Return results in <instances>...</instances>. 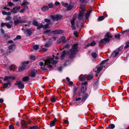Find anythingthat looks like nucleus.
Returning <instances> with one entry per match:
<instances>
[{
    "mask_svg": "<svg viewBox=\"0 0 129 129\" xmlns=\"http://www.w3.org/2000/svg\"><path fill=\"white\" fill-rule=\"evenodd\" d=\"M103 68V66L101 65L100 67H97L95 68L94 71L96 73L98 74L101 71Z\"/></svg>",
    "mask_w": 129,
    "mask_h": 129,
    "instance_id": "obj_12",
    "label": "nucleus"
},
{
    "mask_svg": "<svg viewBox=\"0 0 129 129\" xmlns=\"http://www.w3.org/2000/svg\"><path fill=\"white\" fill-rule=\"evenodd\" d=\"M60 4V3L58 2H56L54 4L55 5V6H57V5H59Z\"/></svg>",
    "mask_w": 129,
    "mask_h": 129,
    "instance_id": "obj_53",
    "label": "nucleus"
},
{
    "mask_svg": "<svg viewBox=\"0 0 129 129\" xmlns=\"http://www.w3.org/2000/svg\"><path fill=\"white\" fill-rule=\"evenodd\" d=\"M15 79V78L13 76H6L3 79L4 81H9L10 80H14Z\"/></svg>",
    "mask_w": 129,
    "mask_h": 129,
    "instance_id": "obj_15",
    "label": "nucleus"
},
{
    "mask_svg": "<svg viewBox=\"0 0 129 129\" xmlns=\"http://www.w3.org/2000/svg\"><path fill=\"white\" fill-rule=\"evenodd\" d=\"M8 5L10 6H14V4L12 2H10L8 3Z\"/></svg>",
    "mask_w": 129,
    "mask_h": 129,
    "instance_id": "obj_48",
    "label": "nucleus"
},
{
    "mask_svg": "<svg viewBox=\"0 0 129 129\" xmlns=\"http://www.w3.org/2000/svg\"><path fill=\"white\" fill-rule=\"evenodd\" d=\"M37 71V70L36 69H34L32 70L30 74L29 75V76L31 77H34L36 75Z\"/></svg>",
    "mask_w": 129,
    "mask_h": 129,
    "instance_id": "obj_13",
    "label": "nucleus"
},
{
    "mask_svg": "<svg viewBox=\"0 0 129 129\" xmlns=\"http://www.w3.org/2000/svg\"><path fill=\"white\" fill-rule=\"evenodd\" d=\"M39 64L41 66H43L44 65H45V64H44V63L42 62H40Z\"/></svg>",
    "mask_w": 129,
    "mask_h": 129,
    "instance_id": "obj_52",
    "label": "nucleus"
},
{
    "mask_svg": "<svg viewBox=\"0 0 129 129\" xmlns=\"http://www.w3.org/2000/svg\"><path fill=\"white\" fill-rule=\"evenodd\" d=\"M126 33L128 34L129 33V29L126 30L124 31H122V33L123 34H124L125 33Z\"/></svg>",
    "mask_w": 129,
    "mask_h": 129,
    "instance_id": "obj_45",
    "label": "nucleus"
},
{
    "mask_svg": "<svg viewBox=\"0 0 129 129\" xmlns=\"http://www.w3.org/2000/svg\"><path fill=\"white\" fill-rule=\"evenodd\" d=\"M120 36L119 34H116L115 35V37L116 38H118L120 37Z\"/></svg>",
    "mask_w": 129,
    "mask_h": 129,
    "instance_id": "obj_51",
    "label": "nucleus"
},
{
    "mask_svg": "<svg viewBox=\"0 0 129 129\" xmlns=\"http://www.w3.org/2000/svg\"><path fill=\"white\" fill-rule=\"evenodd\" d=\"M88 76H87L86 75H84L82 77H79V79L80 81H82L84 80L85 79L87 78Z\"/></svg>",
    "mask_w": 129,
    "mask_h": 129,
    "instance_id": "obj_22",
    "label": "nucleus"
},
{
    "mask_svg": "<svg viewBox=\"0 0 129 129\" xmlns=\"http://www.w3.org/2000/svg\"><path fill=\"white\" fill-rule=\"evenodd\" d=\"M33 48L35 50H37L39 48V45H35L33 46Z\"/></svg>",
    "mask_w": 129,
    "mask_h": 129,
    "instance_id": "obj_26",
    "label": "nucleus"
},
{
    "mask_svg": "<svg viewBox=\"0 0 129 129\" xmlns=\"http://www.w3.org/2000/svg\"><path fill=\"white\" fill-rule=\"evenodd\" d=\"M64 123L66 124H69V122L68 120H64Z\"/></svg>",
    "mask_w": 129,
    "mask_h": 129,
    "instance_id": "obj_57",
    "label": "nucleus"
},
{
    "mask_svg": "<svg viewBox=\"0 0 129 129\" xmlns=\"http://www.w3.org/2000/svg\"><path fill=\"white\" fill-rule=\"evenodd\" d=\"M5 25L8 28H11L12 26V23L11 21L8 23H1V27H3Z\"/></svg>",
    "mask_w": 129,
    "mask_h": 129,
    "instance_id": "obj_7",
    "label": "nucleus"
},
{
    "mask_svg": "<svg viewBox=\"0 0 129 129\" xmlns=\"http://www.w3.org/2000/svg\"><path fill=\"white\" fill-rule=\"evenodd\" d=\"M51 18L54 20H56V21L62 18L61 15H54L51 16Z\"/></svg>",
    "mask_w": 129,
    "mask_h": 129,
    "instance_id": "obj_9",
    "label": "nucleus"
},
{
    "mask_svg": "<svg viewBox=\"0 0 129 129\" xmlns=\"http://www.w3.org/2000/svg\"><path fill=\"white\" fill-rule=\"evenodd\" d=\"M93 77V76L92 75H90L89 77L87 79L88 80H89L90 79H91Z\"/></svg>",
    "mask_w": 129,
    "mask_h": 129,
    "instance_id": "obj_60",
    "label": "nucleus"
},
{
    "mask_svg": "<svg viewBox=\"0 0 129 129\" xmlns=\"http://www.w3.org/2000/svg\"><path fill=\"white\" fill-rule=\"evenodd\" d=\"M51 31V30L50 29L46 30L44 32V34H46L47 33H50Z\"/></svg>",
    "mask_w": 129,
    "mask_h": 129,
    "instance_id": "obj_44",
    "label": "nucleus"
},
{
    "mask_svg": "<svg viewBox=\"0 0 129 129\" xmlns=\"http://www.w3.org/2000/svg\"><path fill=\"white\" fill-rule=\"evenodd\" d=\"M88 95L87 93H84L82 95V101L85 100L87 99Z\"/></svg>",
    "mask_w": 129,
    "mask_h": 129,
    "instance_id": "obj_20",
    "label": "nucleus"
},
{
    "mask_svg": "<svg viewBox=\"0 0 129 129\" xmlns=\"http://www.w3.org/2000/svg\"><path fill=\"white\" fill-rule=\"evenodd\" d=\"M28 2L27 1H23V2L22 4H21V6H24L25 5H26L27 4Z\"/></svg>",
    "mask_w": 129,
    "mask_h": 129,
    "instance_id": "obj_36",
    "label": "nucleus"
},
{
    "mask_svg": "<svg viewBox=\"0 0 129 129\" xmlns=\"http://www.w3.org/2000/svg\"><path fill=\"white\" fill-rule=\"evenodd\" d=\"M29 63V61L23 62L22 63V67H20L18 69V71L19 72L23 71L25 68V66L26 64H28Z\"/></svg>",
    "mask_w": 129,
    "mask_h": 129,
    "instance_id": "obj_6",
    "label": "nucleus"
},
{
    "mask_svg": "<svg viewBox=\"0 0 129 129\" xmlns=\"http://www.w3.org/2000/svg\"><path fill=\"white\" fill-rule=\"evenodd\" d=\"M87 84V81H85L84 83H82V85H85Z\"/></svg>",
    "mask_w": 129,
    "mask_h": 129,
    "instance_id": "obj_64",
    "label": "nucleus"
},
{
    "mask_svg": "<svg viewBox=\"0 0 129 129\" xmlns=\"http://www.w3.org/2000/svg\"><path fill=\"white\" fill-rule=\"evenodd\" d=\"M63 31L62 30H57L52 31V33L55 34H62Z\"/></svg>",
    "mask_w": 129,
    "mask_h": 129,
    "instance_id": "obj_18",
    "label": "nucleus"
},
{
    "mask_svg": "<svg viewBox=\"0 0 129 129\" xmlns=\"http://www.w3.org/2000/svg\"><path fill=\"white\" fill-rule=\"evenodd\" d=\"M110 41V40L108 38H105L101 40L99 42L100 44H105L107 42H108Z\"/></svg>",
    "mask_w": 129,
    "mask_h": 129,
    "instance_id": "obj_11",
    "label": "nucleus"
},
{
    "mask_svg": "<svg viewBox=\"0 0 129 129\" xmlns=\"http://www.w3.org/2000/svg\"><path fill=\"white\" fill-rule=\"evenodd\" d=\"M49 9V8L46 6H44L41 8V10L44 12L46 11Z\"/></svg>",
    "mask_w": 129,
    "mask_h": 129,
    "instance_id": "obj_21",
    "label": "nucleus"
},
{
    "mask_svg": "<svg viewBox=\"0 0 129 129\" xmlns=\"http://www.w3.org/2000/svg\"><path fill=\"white\" fill-rule=\"evenodd\" d=\"M80 8L82 10L79 12L77 16V18L79 20H81L84 18V15L85 12V10L83 7H80Z\"/></svg>",
    "mask_w": 129,
    "mask_h": 129,
    "instance_id": "obj_2",
    "label": "nucleus"
},
{
    "mask_svg": "<svg viewBox=\"0 0 129 129\" xmlns=\"http://www.w3.org/2000/svg\"><path fill=\"white\" fill-rule=\"evenodd\" d=\"M78 44H75L73 46L71 49L67 51H64L61 56V59H62L66 54L69 55L71 57H73L78 51Z\"/></svg>",
    "mask_w": 129,
    "mask_h": 129,
    "instance_id": "obj_1",
    "label": "nucleus"
},
{
    "mask_svg": "<svg viewBox=\"0 0 129 129\" xmlns=\"http://www.w3.org/2000/svg\"><path fill=\"white\" fill-rule=\"evenodd\" d=\"M15 68V66L14 65H12L10 67V69L11 70H12V68Z\"/></svg>",
    "mask_w": 129,
    "mask_h": 129,
    "instance_id": "obj_63",
    "label": "nucleus"
},
{
    "mask_svg": "<svg viewBox=\"0 0 129 129\" xmlns=\"http://www.w3.org/2000/svg\"><path fill=\"white\" fill-rule=\"evenodd\" d=\"M90 11H87V13H86L85 14V18L86 19H88V18L89 17L90 14Z\"/></svg>",
    "mask_w": 129,
    "mask_h": 129,
    "instance_id": "obj_24",
    "label": "nucleus"
},
{
    "mask_svg": "<svg viewBox=\"0 0 129 129\" xmlns=\"http://www.w3.org/2000/svg\"><path fill=\"white\" fill-rule=\"evenodd\" d=\"M105 36L108 38H108L109 39V38H111L112 37V36L111 34L109 32H107L106 33V34L105 35Z\"/></svg>",
    "mask_w": 129,
    "mask_h": 129,
    "instance_id": "obj_23",
    "label": "nucleus"
},
{
    "mask_svg": "<svg viewBox=\"0 0 129 129\" xmlns=\"http://www.w3.org/2000/svg\"><path fill=\"white\" fill-rule=\"evenodd\" d=\"M11 19V17L10 16H9L6 18H5V20L6 21H9Z\"/></svg>",
    "mask_w": 129,
    "mask_h": 129,
    "instance_id": "obj_43",
    "label": "nucleus"
},
{
    "mask_svg": "<svg viewBox=\"0 0 129 129\" xmlns=\"http://www.w3.org/2000/svg\"><path fill=\"white\" fill-rule=\"evenodd\" d=\"M13 19L14 23L15 25L18 23H23L24 22L23 20L21 19L20 16H15L13 18Z\"/></svg>",
    "mask_w": 129,
    "mask_h": 129,
    "instance_id": "obj_4",
    "label": "nucleus"
},
{
    "mask_svg": "<svg viewBox=\"0 0 129 129\" xmlns=\"http://www.w3.org/2000/svg\"><path fill=\"white\" fill-rule=\"evenodd\" d=\"M14 46V45H11L10 46H9L8 47L9 49V50H11V51L12 52L14 51V50H12V49L13 48V47Z\"/></svg>",
    "mask_w": 129,
    "mask_h": 129,
    "instance_id": "obj_41",
    "label": "nucleus"
},
{
    "mask_svg": "<svg viewBox=\"0 0 129 129\" xmlns=\"http://www.w3.org/2000/svg\"><path fill=\"white\" fill-rule=\"evenodd\" d=\"M2 14L4 15H6L7 14V12L5 11H3L2 12Z\"/></svg>",
    "mask_w": 129,
    "mask_h": 129,
    "instance_id": "obj_61",
    "label": "nucleus"
},
{
    "mask_svg": "<svg viewBox=\"0 0 129 129\" xmlns=\"http://www.w3.org/2000/svg\"><path fill=\"white\" fill-rule=\"evenodd\" d=\"M26 7L27 8H28V7H24L23 8H22V9H21L19 11L21 13H23L25 11V8Z\"/></svg>",
    "mask_w": 129,
    "mask_h": 129,
    "instance_id": "obj_39",
    "label": "nucleus"
},
{
    "mask_svg": "<svg viewBox=\"0 0 129 129\" xmlns=\"http://www.w3.org/2000/svg\"><path fill=\"white\" fill-rule=\"evenodd\" d=\"M47 50V49L46 48H43L42 49V51H45Z\"/></svg>",
    "mask_w": 129,
    "mask_h": 129,
    "instance_id": "obj_58",
    "label": "nucleus"
},
{
    "mask_svg": "<svg viewBox=\"0 0 129 129\" xmlns=\"http://www.w3.org/2000/svg\"><path fill=\"white\" fill-rule=\"evenodd\" d=\"M26 32L27 35L29 36H30L32 34L31 31L29 29H27Z\"/></svg>",
    "mask_w": 129,
    "mask_h": 129,
    "instance_id": "obj_33",
    "label": "nucleus"
},
{
    "mask_svg": "<svg viewBox=\"0 0 129 129\" xmlns=\"http://www.w3.org/2000/svg\"><path fill=\"white\" fill-rule=\"evenodd\" d=\"M21 37L20 35L17 36V37L15 38L14 39V40L15 41L17 40H19L21 39Z\"/></svg>",
    "mask_w": 129,
    "mask_h": 129,
    "instance_id": "obj_37",
    "label": "nucleus"
},
{
    "mask_svg": "<svg viewBox=\"0 0 129 129\" xmlns=\"http://www.w3.org/2000/svg\"><path fill=\"white\" fill-rule=\"evenodd\" d=\"M29 77L28 76L25 77L23 78L22 81H26L28 80Z\"/></svg>",
    "mask_w": 129,
    "mask_h": 129,
    "instance_id": "obj_32",
    "label": "nucleus"
},
{
    "mask_svg": "<svg viewBox=\"0 0 129 129\" xmlns=\"http://www.w3.org/2000/svg\"><path fill=\"white\" fill-rule=\"evenodd\" d=\"M48 7L49 8H52L53 7L54 5L52 3H50L48 4Z\"/></svg>",
    "mask_w": 129,
    "mask_h": 129,
    "instance_id": "obj_35",
    "label": "nucleus"
},
{
    "mask_svg": "<svg viewBox=\"0 0 129 129\" xmlns=\"http://www.w3.org/2000/svg\"><path fill=\"white\" fill-rule=\"evenodd\" d=\"M115 127V126L114 124H110L109 125V128L111 129H112L114 128Z\"/></svg>",
    "mask_w": 129,
    "mask_h": 129,
    "instance_id": "obj_31",
    "label": "nucleus"
},
{
    "mask_svg": "<svg viewBox=\"0 0 129 129\" xmlns=\"http://www.w3.org/2000/svg\"><path fill=\"white\" fill-rule=\"evenodd\" d=\"M81 98H76L75 100L76 101H78L81 100Z\"/></svg>",
    "mask_w": 129,
    "mask_h": 129,
    "instance_id": "obj_62",
    "label": "nucleus"
},
{
    "mask_svg": "<svg viewBox=\"0 0 129 129\" xmlns=\"http://www.w3.org/2000/svg\"><path fill=\"white\" fill-rule=\"evenodd\" d=\"M78 33L77 31H75L74 33V34L75 37H77L78 36Z\"/></svg>",
    "mask_w": 129,
    "mask_h": 129,
    "instance_id": "obj_50",
    "label": "nucleus"
},
{
    "mask_svg": "<svg viewBox=\"0 0 129 129\" xmlns=\"http://www.w3.org/2000/svg\"><path fill=\"white\" fill-rule=\"evenodd\" d=\"M51 45V44L50 43H47L45 44V46L46 47H48Z\"/></svg>",
    "mask_w": 129,
    "mask_h": 129,
    "instance_id": "obj_47",
    "label": "nucleus"
},
{
    "mask_svg": "<svg viewBox=\"0 0 129 129\" xmlns=\"http://www.w3.org/2000/svg\"><path fill=\"white\" fill-rule=\"evenodd\" d=\"M61 4L62 6H63L67 8V9L69 10H70L73 7V6L70 4L69 5L68 4L65 3L63 2H61Z\"/></svg>",
    "mask_w": 129,
    "mask_h": 129,
    "instance_id": "obj_8",
    "label": "nucleus"
},
{
    "mask_svg": "<svg viewBox=\"0 0 129 129\" xmlns=\"http://www.w3.org/2000/svg\"><path fill=\"white\" fill-rule=\"evenodd\" d=\"M57 121V120L56 118H55L54 120L51 121L50 122V126L52 127L54 125L55 122Z\"/></svg>",
    "mask_w": 129,
    "mask_h": 129,
    "instance_id": "obj_19",
    "label": "nucleus"
},
{
    "mask_svg": "<svg viewBox=\"0 0 129 129\" xmlns=\"http://www.w3.org/2000/svg\"><path fill=\"white\" fill-rule=\"evenodd\" d=\"M66 42V41L65 40V38L64 36L61 37L60 40H58L57 41V43H59L61 42L65 43Z\"/></svg>",
    "mask_w": 129,
    "mask_h": 129,
    "instance_id": "obj_16",
    "label": "nucleus"
},
{
    "mask_svg": "<svg viewBox=\"0 0 129 129\" xmlns=\"http://www.w3.org/2000/svg\"><path fill=\"white\" fill-rule=\"evenodd\" d=\"M49 24L47 23L44 25H43V28L46 29L47 28H50Z\"/></svg>",
    "mask_w": 129,
    "mask_h": 129,
    "instance_id": "obj_29",
    "label": "nucleus"
},
{
    "mask_svg": "<svg viewBox=\"0 0 129 129\" xmlns=\"http://www.w3.org/2000/svg\"><path fill=\"white\" fill-rule=\"evenodd\" d=\"M30 57L31 59L35 60V57L34 56H31Z\"/></svg>",
    "mask_w": 129,
    "mask_h": 129,
    "instance_id": "obj_54",
    "label": "nucleus"
},
{
    "mask_svg": "<svg viewBox=\"0 0 129 129\" xmlns=\"http://www.w3.org/2000/svg\"><path fill=\"white\" fill-rule=\"evenodd\" d=\"M105 18V17L104 16H101L98 18V21H101L103 20Z\"/></svg>",
    "mask_w": 129,
    "mask_h": 129,
    "instance_id": "obj_25",
    "label": "nucleus"
},
{
    "mask_svg": "<svg viewBox=\"0 0 129 129\" xmlns=\"http://www.w3.org/2000/svg\"><path fill=\"white\" fill-rule=\"evenodd\" d=\"M33 25L38 26V23L37 21L35 20H34L33 22Z\"/></svg>",
    "mask_w": 129,
    "mask_h": 129,
    "instance_id": "obj_27",
    "label": "nucleus"
},
{
    "mask_svg": "<svg viewBox=\"0 0 129 129\" xmlns=\"http://www.w3.org/2000/svg\"><path fill=\"white\" fill-rule=\"evenodd\" d=\"M77 14H75L73 15L72 19L70 20L71 24V27L73 29H75V27L74 26V22L77 19Z\"/></svg>",
    "mask_w": 129,
    "mask_h": 129,
    "instance_id": "obj_5",
    "label": "nucleus"
},
{
    "mask_svg": "<svg viewBox=\"0 0 129 129\" xmlns=\"http://www.w3.org/2000/svg\"><path fill=\"white\" fill-rule=\"evenodd\" d=\"M9 129H14V126L12 125H10L9 126Z\"/></svg>",
    "mask_w": 129,
    "mask_h": 129,
    "instance_id": "obj_49",
    "label": "nucleus"
},
{
    "mask_svg": "<svg viewBox=\"0 0 129 129\" xmlns=\"http://www.w3.org/2000/svg\"><path fill=\"white\" fill-rule=\"evenodd\" d=\"M17 84L18 85L19 88L20 89L23 88L24 87V85L22 82L21 81L17 82Z\"/></svg>",
    "mask_w": 129,
    "mask_h": 129,
    "instance_id": "obj_14",
    "label": "nucleus"
},
{
    "mask_svg": "<svg viewBox=\"0 0 129 129\" xmlns=\"http://www.w3.org/2000/svg\"><path fill=\"white\" fill-rule=\"evenodd\" d=\"M93 58H95L97 56V54L95 52L92 53L91 54Z\"/></svg>",
    "mask_w": 129,
    "mask_h": 129,
    "instance_id": "obj_40",
    "label": "nucleus"
},
{
    "mask_svg": "<svg viewBox=\"0 0 129 129\" xmlns=\"http://www.w3.org/2000/svg\"><path fill=\"white\" fill-rule=\"evenodd\" d=\"M22 127L23 129L24 128H27V124L29 123L26 122L24 120L22 121L21 122Z\"/></svg>",
    "mask_w": 129,
    "mask_h": 129,
    "instance_id": "obj_17",
    "label": "nucleus"
},
{
    "mask_svg": "<svg viewBox=\"0 0 129 129\" xmlns=\"http://www.w3.org/2000/svg\"><path fill=\"white\" fill-rule=\"evenodd\" d=\"M38 26L37 28V29H40L41 28H43V25L42 24H41L39 26Z\"/></svg>",
    "mask_w": 129,
    "mask_h": 129,
    "instance_id": "obj_42",
    "label": "nucleus"
},
{
    "mask_svg": "<svg viewBox=\"0 0 129 129\" xmlns=\"http://www.w3.org/2000/svg\"><path fill=\"white\" fill-rule=\"evenodd\" d=\"M28 129H38V127L37 126H35L32 127H29Z\"/></svg>",
    "mask_w": 129,
    "mask_h": 129,
    "instance_id": "obj_38",
    "label": "nucleus"
},
{
    "mask_svg": "<svg viewBox=\"0 0 129 129\" xmlns=\"http://www.w3.org/2000/svg\"><path fill=\"white\" fill-rule=\"evenodd\" d=\"M81 89L82 92L83 93H84L85 91L84 86L83 85H82L81 87Z\"/></svg>",
    "mask_w": 129,
    "mask_h": 129,
    "instance_id": "obj_34",
    "label": "nucleus"
},
{
    "mask_svg": "<svg viewBox=\"0 0 129 129\" xmlns=\"http://www.w3.org/2000/svg\"><path fill=\"white\" fill-rule=\"evenodd\" d=\"M0 31L1 33L2 34H4L5 33L4 30L3 28H1L0 29Z\"/></svg>",
    "mask_w": 129,
    "mask_h": 129,
    "instance_id": "obj_55",
    "label": "nucleus"
},
{
    "mask_svg": "<svg viewBox=\"0 0 129 129\" xmlns=\"http://www.w3.org/2000/svg\"><path fill=\"white\" fill-rule=\"evenodd\" d=\"M96 44V43L94 41H92L90 44H88L87 45V46H88L89 45L91 46H92Z\"/></svg>",
    "mask_w": 129,
    "mask_h": 129,
    "instance_id": "obj_30",
    "label": "nucleus"
},
{
    "mask_svg": "<svg viewBox=\"0 0 129 129\" xmlns=\"http://www.w3.org/2000/svg\"><path fill=\"white\" fill-rule=\"evenodd\" d=\"M44 20L46 22H49L50 21V20L47 19H45Z\"/></svg>",
    "mask_w": 129,
    "mask_h": 129,
    "instance_id": "obj_56",
    "label": "nucleus"
},
{
    "mask_svg": "<svg viewBox=\"0 0 129 129\" xmlns=\"http://www.w3.org/2000/svg\"><path fill=\"white\" fill-rule=\"evenodd\" d=\"M10 82H8L7 83H4L3 84V86L4 88H7L8 87V85H10Z\"/></svg>",
    "mask_w": 129,
    "mask_h": 129,
    "instance_id": "obj_28",
    "label": "nucleus"
},
{
    "mask_svg": "<svg viewBox=\"0 0 129 129\" xmlns=\"http://www.w3.org/2000/svg\"><path fill=\"white\" fill-rule=\"evenodd\" d=\"M51 100L52 102H54L56 101V98L52 97L51 98Z\"/></svg>",
    "mask_w": 129,
    "mask_h": 129,
    "instance_id": "obj_46",
    "label": "nucleus"
},
{
    "mask_svg": "<svg viewBox=\"0 0 129 129\" xmlns=\"http://www.w3.org/2000/svg\"><path fill=\"white\" fill-rule=\"evenodd\" d=\"M54 58L52 57H49L47 59H46L45 61V64L47 65L50 63H52L53 64H56L57 61L56 60L53 61Z\"/></svg>",
    "mask_w": 129,
    "mask_h": 129,
    "instance_id": "obj_3",
    "label": "nucleus"
},
{
    "mask_svg": "<svg viewBox=\"0 0 129 129\" xmlns=\"http://www.w3.org/2000/svg\"><path fill=\"white\" fill-rule=\"evenodd\" d=\"M69 44H67L63 47V48H68L69 47Z\"/></svg>",
    "mask_w": 129,
    "mask_h": 129,
    "instance_id": "obj_59",
    "label": "nucleus"
},
{
    "mask_svg": "<svg viewBox=\"0 0 129 129\" xmlns=\"http://www.w3.org/2000/svg\"><path fill=\"white\" fill-rule=\"evenodd\" d=\"M20 6H16L13 8V9H10V10L12 13H15L17 12L18 11L20 10Z\"/></svg>",
    "mask_w": 129,
    "mask_h": 129,
    "instance_id": "obj_10",
    "label": "nucleus"
}]
</instances>
